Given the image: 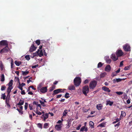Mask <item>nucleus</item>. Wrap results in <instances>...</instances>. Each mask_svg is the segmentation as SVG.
I'll list each match as a JSON object with an SVG mask.
<instances>
[{"label": "nucleus", "instance_id": "nucleus-41", "mask_svg": "<svg viewBox=\"0 0 132 132\" xmlns=\"http://www.w3.org/2000/svg\"><path fill=\"white\" fill-rule=\"evenodd\" d=\"M116 93L118 95H122L123 94V92H117Z\"/></svg>", "mask_w": 132, "mask_h": 132}, {"label": "nucleus", "instance_id": "nucleus-46", "mask_svg": "<svg viewBox=\"0 0 132 132\" xmlns=\"http://www.w3.org/2000/svg\"><path fill=\"white\" fill-rule=\"evenodd\" d=\"M123 79H121L120 78L116 79V80L117 82H118L121 81Z\"/></svg>", "mask_w": 132, "mask_h": 132}, {"label": "nucleus", "instance_id": "nucleus-20", "mask_svg": "<svg viewBox=\"0 0 132 132\" xmlns=\"http://www.w3.org/2000/svg\"><path fill=\"white\" fill-rule=\"evenodd\" d=\"M13 88V87H8L7 89V92L8 93V95H9L10 94V92L11 91V90Z\"/></svg>", "mask_w": 132, "mask_h": 132}, {"label": "nucleus", "instance_id": "nucleus-53", "mask_svg": "<svg viewBox=\"0 0 132 132\" xmlns=\"http://www.w3.org/2000/svg\"><path fill=\"white\" fill-rule=\"evenodd\" d=\"M81 126V125H79L76 128V129L77 130H79L80 129V128Z\"/></svg>", "mask_w": 132, "mask_h": 132}, {"label": "nucleus", "instance_id": "nucleus-26", "mask_svg": "<svg viewBox=\"0 0 132 132\" xmlns=\"http://www.w3.org/2000/svg\"><path fill=\"white\" fill-rule=\"evenodd\" d=\"M24 103V101L23 100H21L17 104V105H23Z\"/></svg>", "mask_w": 132, "mask_h": 132}, {"label": "nucleus", "instance_id": "nucleus-1", "mask_svg": "<svg viewBox=\"0 0 132 132\" xmlns=\"http://www.w3.org/2000/svg\"><path fill=\"white\" fill-rule=\"evenodd\" d=\"M74 82L76 86H78L81 82L80 78L79 77L76 78L74 80Z\"/></svg>", "mask_w": 132, "mask_h": 132}, {"label": "nucleus", "instance_id": "nucleus-43", "mask_svg": "<svg viewBox=\"0 0 132 132\" xmlns=\"http://www.w3.org/2000/svg\"><path fill=\"white\" fill-rule=\"evenodd\" d=\"M102 65L103 64H102V63L101 62H100L98 64L97 67L98 68L101 67Z\"/></svg>", "mask_w": 132, "mask_h": 132}, {"label": "nucleus", "instance_id": "nucleus-30", "mask_svg": "<svg viewBox=\"0 0 132 132\" xmlns=\"http://www.w3.org/2000/svg\"><path fill=\"white\" fill-rule=\"evenodd\" d=\"M49 124L48 123H45L44 124V128H47L49 127Z\"/></svg>", "mask_w": 132, "mask_h": 132}, {"label": "nucleus", "instance_id": "nucleus-2", "mask_svg": "<svg viewBox=\"0 0 132 132\" xmlns=\"http://www.w3.org/2000/svg\"><path fill=\"white\" fill-rule=\"evenodd\" d=\"M37 53L38 56L39 57H41L43 56L44 54L46 56V54L44 49H43V50H38L37 51Z\"/></svg>", "mask_w": 132, "mask_h": 132}, {"label": "nucleus", "instance_id": "nucleus-35", "mask_svg": "<svg viewBox=\"0 0 132 132\" xmlns=\"http://www.w3.org/2000/svg\"><path fill=\"white\" fill-rule=\"evenodd\" d=\"M105 123L104 122H103L100 124L98 126L102 127H105Z\"/></svg>", "mask_w": 132, "mask_h": 132}, {"label": "nucleus", "instance_id": "nucleus-54", "mask_svg": "<svg viewBox=\"0 0 132 132\" xmlns=\"http://www.w3.org/2000/svg\"><path fill=\"white\" fill-rule=\"evenodd\" d=\"M130 67H125L124 68V70H127L129 69Z\"/></svg>", "mask_w": 132, "mask_h": 132}, {"label": "nucleus", "instance_id": "nucleus-31", "mask_svg": "<svg viewBox=\"0 0 132 132\" xmlns=\"http://www.w3.org/2000/svg\"><path fill=\"white\" fill-rule=\"evenodd\" d=\"M126 114L125 112L123 111H121V114L120 117H125L126 116Z\"/></svg>", "mask_w": 132, "mask_h": 132}, {"label": "nucleus", "instance_id": "nucleus-24", "mask_svg": "<svg viewBox=\"0 0 132 132\" xmlns=\"http://www.w3.org/2000/svg\"><path fill=\"white\" fill-rule=\"evenodd\" d=\"M1 81H4L5 80V77L4 74H3L1 76Z\"/></svg>", "mask_w": 132, "mask_h": 132}, {"label": "nucleus", "instance_id": "nucleus-10", "mask_svg": "<svg viewBox=\"0 0 132 132\" xmlns=\"http://www.w3.org/2000/svg\"><path fill=\"white\" fill-rule=\"evenodd\" d=\"M118 57L117 56H116L114 54H112L111 56V57L113 61H115L118 59Z\"/></svg>", "mask_w": 132, "mask_h": 132}, {"label": "nucleus", "instance_id": "nucleus-44", "mask_svg": "<svg viewBox=\"0 0 132 132\" xmlns=\"http://www.w3.org/2000/svg\"><path fill=\"white\" fill-rule=\"evenodd\" d=\"M117 75L116 73L115 72H113L112 73L111 76L112 77H114L115 76H117Z\"/></svg>", "mask_w": 132, "mask_h": 132}, {"label": "nucleus", "instance_id": "nucleus-25", "mask_svg": "<svg viewBox=\"0 0 132 132\" xmlns=\"http://www.w3.org/2000/svg\"><path fill=\"white\" fill-rule=\"evenodd\" d=\"M13 80H11L9 83L8 84L9 87H13L12 86V85L13 84Z\"/></svg>", "mask_w": 132, "mask_h": 132}, {"label": "nucleus", "instance_id": "nucleus-22", "mask_svg": "<svg viewBox=\"0 0 132 132\" xmlns=\"http://www.w3.org/2000/svg\"><path fill=\"white\" fill-rule=\"evenodd\" d=\"M113 102H111L110 101H106V105H109L110 106H111L113 104Z\"/></svg>", "mask_w": 132, "mask_h": 132}, {"label": "nucleus", "instance_id": "nucleus-11", "mask_svg": "<svg viewBox=\"0 0 132 132\" xmlns=\"http://www.w3.org/2000/svg\"><path fill=\"white\" fill-rule=\"evenodd\" d=\"M0 44L2 45H5L7 46L8 44L7 42L5 40H2L0 42Z\"/></svg>", "mask_w": 132, "mask_h": 132}, {"label": "nucleus", "instance_id": "nucleus-5", "mask_svg": "<svg viewBox=\"0 0 132 132\" xmlns=\"http://www.w3.org/2000/svg\"><path fill=\"white\" fill-rule=\"evenodd\" d=\"M123 48L125 51H130V46L128 44H127L123 45Z\"/></svg>", "mask_w": 132, "mask_h": 132}, {"label": "nucleus", "instance_id": "nucleus-42", "mask_svg": "<svg viewBox=\"0 0 132 132\" xmlns=\"http://www.w3.org/2000/svg\"><path fill=\"white\" fill-rule=\"evenodd\" d=\"M6 88V87L5 86H2L1 87V90L2 91L4 90Z\"/></svg>", "mask_w": 132, "mask_h": 132}, {"label": "nucleus", "instance_id": "nucleus-50", "mask_svg": "<svg viewBox=\"0 0 132 132\" xmlns=\"http://www.w3.org/2000/svg\"><path fill=\"white\" fill-rule=\"evenodd\" d=\"M18 112H19L20 114H22L23 113V112L22 111V110H20L18 109H17Z\"/></svg>", "mask_w": 132, "mask_h": 132}, {"label": "nucleus", "instance_id": "nucleus-21", "mask_svg": "<svg viewBox=\"0 0 132 132\" xmlns=\"http://www.w3.org/2000/svg\"><path fill=\"white\" fill-rule=\"evenodd\" d=\"M68 113V111L67 110L65 109L64 110L63 113V116L62 117H64L66 116Z\"/></svg>", "mask_w": 132, "mask_h": 132}, {"label": "nucleus", "instance_id": "nucleus-12", "mask_svg": "<svg viewBox=\"0 0 132 132\" xmlns=\"http://www.w3.org/2000/svg\"><path fill=\"white\" fill-rule=\"evenodd\" d=\"M62 89H56L54 91L53 94H56L59 93L62 90ZM63 91L65 90V89H63Z\"/></svg>", "mask_w": 132, "mask_h": 132}, {"label": "nucleus", "instance_id": "nucleus-32", "mask_svg": "<svg viewBox=\"0 0 132 132\" xmlns=\"http://www.w3.org/2000/svg\"><path fill=\"white\" fill-rule=\"evenodd\" d=\"M15 63L17 66H19L21 64V62L17 61H16L15 62Z\"/></svg>", "mask_w": 132, "mask_h": 132}, {"label": "nucleus", "instance_id": "nucleus-63", "mask_svg": "<svg viewBox=\"0 0 132 132\" xmlns=\"http://www.w3.org/2000/svg\"><path fill=\"white\" fill-rule=\"evenodd\" d=\"M61 96H62L61 94L58 95L57 96L56 98H60V97H61Z\"/></svg>", "mask_w": 132, "mask_h": 132}, {"label": "nucleus", "instance_id": "nucleus-28", "mask_svg": "<svg viewBox=\"0 0 132 132\" xmlns=\"http://www.w3.org/2000/svg\"><path fill=\"white\" fill-rule=\"evenodd\" d=\"M106 73L105 72L101 73L100 75V77L102 78L105 77L106 75Z\"/></svg>", "mask_w": 132, "mask_h": 132}, {"label": "nucleus", "instance_id": "nucleus-56", "mask_svg": "<svg viewBox=\"0 0 132 132\" xmlns=\"http://www.w3.org/2000/svg\"><path fill=\"white\" fill-rule=\"evenodd\" d=\"M19 85L22 87L25 85V84L23 82H22L21 84L20 83H19Z\"/></svg>", "mask_w": 132, "mask_h": 132}, {"label": "nucleus", "instance_id": "nucleus-61", "mask_svg": "<svg viewBox=\"0 0 132 132\" xmlns=\"http://www.w3.org/2000/svg\"><path fill=\"white\" fill-rule=\"evenodd\" d=\"M120 69L119 68L118 69V70H117L115 72H116V73L117 74L118 73L120 72Z\"/></svg>", "mask_w": 132, "mask_h": 132}, {"label": "nucleus", "instance_id": "nucleus-9", "mask_svg": "<svg viewBox=\"0 0 132 132\" xmlns=\"http://www.w3.org/2000/svg\"><path fill=\"white\" fill-rule=\"evenodd\" d=\"M116 53L117 56L118 57L121 56L123 54L122 51L120 50L117 51Z\"/></svg>", "mask_w": 132, "mask_h": 132}, {"label": "nucleus", "instance_id": "nucleus-8", "mask_svg": "<svg viewBox=\"0 0 132 132\" xmlns=\"http://www.w3.org/2000/svg\"><path fill=\"white\" fill-rule=\"evenodd\" d=\"M47 87H42L40 89V92L43 93L47 92Z\"/></svg>", "mask_w": 132, "mask_h": 132}, {"label": "nucleus", "instance_id": "nucleus-14", "mask_svg": "<svg viewBox=\"0 0 132 132\" xmlns=\"http://www.w3.org/2000/svg\"><path fill=\"white\" fill-rule=\"evenodd\" d=\"M104 59L107 63H111V60L109 59V56H105V57Z\"/></svg>", "mask_w": 132, "mask_h": 132}, {"label": "nucleus", "instance_id": "nucleus-52", "mask_svg": "<svg viewBox=\"0 0 132 132\" xmlns=\"http://www.w3.org/2000/svg\"><path fill=\"white\" fill-rule=\"evenodd\" d=\"M38 64H37L36 65H33L32 66V68L33 69H34L36 68V67H38Z\"/></svg>", "mask_w": 132, "mask_h": 132}, {"label": "nucleus", "instance_id": "nucleus-48", "mask_svg": "<svg viewBox=\"0 0 132 132\" xmlns=\"http://www.w3.org/2000/svg\"><path fill=\"white\" fill-rule=\"evenodd\" d=\"M38 127L40 128H42V125L41 124L39 123L38 124Z\"/></svg>", "mask_w": 132, "mask_h": 132}, {"label": "nucleus", "instance_id": "nucleus-15", "mask_svg": "<svg viewBox=\"0 0 132 132\" xmlns=\"http://www.w3.org/2000/svg\"><path fill=\"white\" fill-rule=\"evenodd\" d=\"M33 104H35L37 106V110H38V108L39 107H40V109H39V110L41 111V106L40 104H38V102H36L35 101H34L33 102Z\"/></svg>", "mask_w": 132, "mask_h": 132}, {"label": "nucleus", "instance_id": "nucleus-38", "mask_svg": "<svg viewBox=\"0 0 132 132\" xmlns=\"http://www.w3.org/2000/svg\"><path fill=\"white\" fill-rule=\"evenodd\" d=\"M120 120V119L117 118L116 119V120L113 122V123L114 124L116 123L117 122L119 121Z\"/></svg>", "mask_w": 132, "mask_h": 132}, {"label": "nucleus", "instance_id": "nucleus-16", "mask_svg": "<svg viewBox=\"0 0 132 132\" xmlns=\"http://www.w3.org/2000/svg\"><path fill=\"white\" fill-rule=\"evenodd\" d=\"M102 89L104 91L108 92H110L111 91L108 88L105 86L102 87Z\"/></svg>", "mask_w": 132, "mask_h": 132}, {"label": "nucleus", "instance_id": "nucleus-23", "mask_svg": "<svg viewBox=\"0 0 132 132\" xmlns=\"http://www.w3.org/2000/svg\"><path fill=\"white\" fill-rule=\"evenodd\" d=\"M102 107V105L101 104H98L96 106L97 108L99 110L101 109Z\"/></svg>", "mask_w": 132, "mask_h": 132}, {"label": "nucleus", "instance_id": "nucleus-58", "mask_svg": "<svg viewBox=\"0 0 132 132\" xmlns=\"http://www.w3.org/2000/svg\"><path fill=\"white\" fill-rule=\"evenodd\" d=\"M21 94H22V95H24V94H25V93L24 91V90H21Z\"/></svg>", "mask_w": 132, "mask_h": 132}, {"label": "nucleus", "instance_id": "nucleus-39", "mask_svg": "<svg viewBox=\"0 0 132 132\" xmlns=\"http://www.w3.org/2000/svg\"><path fill=\"white\" fill-rule=\"evenodd\" d=\"M25 57L27 60L28 61L30 59L29 56V55H27L26 56H25Z\"/></svg>", "mask_w": 132, "mask_h": 132}, {"label": "nucleus", "instance_id": "nucleus-40", "mask_svg": "<svg viewBox=\"0 0 132 132\" xmlns=\"http://www.w3.org/2000/svg\"><path fill=\"white\" fill-rule=\"evenodd\" d=\"M69 97V94L68 93H66L65 95V97L66 98H68Z\"/></svg>", "mask_w": 132, "mask_h": 132}, {"label": "nucleus", "instance_id": "nucleus-59", "mask_svg": "<svg viewBox=\"0 0 132 132\" xmlns=\"http://www.w3.org/2000/svg\"><path fill=\"white\" fill-rule=\"evenodd\" d=\"M89 82V80H88L86 79L84 81V83L86 84Z\"/></svg>", "mask_w": 132, "mask_h": 132}, {"label": "nucleus", "instance_id": "nucleus-33", "mask_svg": "<svg viewBox=\"0 0 132 132\" xmlns=\"http://www.w3.org/2000/svg\"><path fill=\"white\" fill-rule=\"evenodd\" d=\"M94 123L92 121H90L89 122V126L92 128L94 127Z\"/></svg>", "mask_w": 132, "mask_h": 132}, {"label": "nucleus", "instance_id": "nucleus-37", "mask_svg": "<svg viewBox=\"0 0 132 132\" xmlns=\"http://www.w3.org/2000/svg\"><path fill=\"white\" fill-rule=\"evenodd\" d=\"M39 101L40 103L42 105L43 107H45V106L46 105H45L44 102L42 101L41 100H40Z\"/></svg>", "mask_w": 132, "mask_h": 132}, {"label": "nucleus", "instance_id": "nucleus-57", "mask_svg": "<svg viewBox=\"0 0 132 132\" xmlns=\"http://www.w3.org/2000/svg\"><path fill=\"white\" fill-rule=\"evenodd\" d=\"M123 61H122L120 62V67H121L122 66V65H123Z\"/></svg>", "mask_w": 132, "mask_h": 132}, {"label": "nucleus", "instance_id": "nucleus-13", "mask_svg": "<svg viewBox=\"0 0 132 132\" xmlns=\"http://www.w3.org/2000/svg\"><path fill=\"white\" fill-rule=\"evenodd\" d=\"M36 48V47H35L33 44H32L30 48L29 51L31 52H32L35 50Z\"/></svg>", "mask_w": 132, "mask_h": 132}, {"label": "nucleus", "instance_id": "nucleus-3", "mask_svg": "<svg viewBox=\"0 0 132 132\" xmlns=\"http://www.w3.org/2000/svg\"><path fill=\"white\" fill-rule=\"evenodd\" d=\"M89 88L88 86L84 87L82 89V92L85 95H87V94L89 92Z\"/></svg>", "mask_w": 132, "mask_h": 132}, {"label": "nucleus", "instance_id": "nucleus-55", "mask_svg": "<svg viewBox=\"0 0 132 132\" xmlns=\"http://www.w3.org/2000/svg\"><path fill=\"white\" fill-rule=\"evenodd\" d=\"M22 87L20 85H19L18 87V88L20 89L21 90H23V88H22Z\"/></svg>", "mask_w": 132, "mask_h": 132}, {"label": "nucleus", "instance_id": "nucleus-45", "mask_svg": "<svg viewBox=\"0 0 132 132\" xmlns=\"http://www.w3.org/2000/svg\"><path fill=\"white\" fill-rule=\"evenodd\" d=\"M36 113L39 115H41L42 114V113L38 111L37 110L36 111Z\"/></svg>", "mask_w": 132, "mask_h": 132}, {"label": "nucleus", "instance_id": "nucleus-34", "mask_svg": "<svg viewBox=\"0 0 132 132\" xmlns=\"http://www.w3.org/2000/svg\"><path fill=\"white\" fill-rule=\"evenodd\" d=\"M37 52L36 53H34L33 54L31 55V57L32 58H34V57L37 56Z\"/></svg>", "mask_w": 132, "mask_h": 132}, {"label": "nucleus", "instance_id": "nucleus-36", "mask_svg": "<svg viewBox=\"0 0 132 132\" xmlns=\"http://www.w3.org/2000/svg\"><path fill=\"white\" fill-rule=\"evenodd\" d=\"M1 96H1V98H3V99L4 100H5V99L6 96L5 95V93H4L3 94H2Z\"/></svg>", "mask_w": 132, "mask_h": 132}, {"label": "nucleus", "instance_id": "nucleus-27", "mask_svg": "<svg viewBox=\"0 0 132 132\" xmlns=\"http://www.w3.org/2000/svg\"><path fill=\"white\" fill-rule=\"evenodd\" d=\"M29 71H22V75L23 76H26L27 75V74H28L29 73Z\"/></svg>", "mask_w": 132, "mask_h": 132}, {"label": "nucleus", "instance_id": "nucleus-51", "mask_svg": "<svg viewBox=\"0 0 132 132\" xmlns=\"http://www.w3.org/2000/svg\"><path fill=\"white\" fill-rule=\"evenodd\" d=\"M85 128V126H84L82 127H81V128L80 129V131H84Z\"/></svg>", "mask_w": 132, "mask_h": 132}, {"label": "nucleus", "instance_id": "nucleus-19", "mask_svg": "<svg viewBox=\"0 0 132 132\" xmlns=\"http://www.w3.org/2000/svg\"><path fill=\"white\" fill-rule=\"evenodd\" d=\"M68 89L70 90H73L75 89V86L72 85H71L69 86L68 87Z\"/></svg>", "mask_w": 132, "mask_h": 132}, {"label": "nucleus", "instance_id": "nucleus-64", "mask_svg": "<svg viewBox=\"0 0 132 132\" xmlns=\"http://www.w3.org/2000/svg\"><path fill=\"white\" fill-rule=\"evenodd\" d=\"M127 104H129L130 103V100L129 99H128L127 101Z\"/></svg>", "mask_w": 132, "mask_h": 132}, {"label": "nucleus", "instance_id": "nucleus-4", "mask_svg": "<svg viewBox=\"0 0 132 132\" xmlns=\"http://www.w3.org/2000/svg\"><path fill=\"white\" fill-rule=\"evenodd\" d=\"M97 84V82L95 80H93L91 81L89 84V86L90 89L94 88Z\"/></svg>", "mask_w": 132, "mask_h": 132}, {"label": "nucleus", "instance_id": "nucleus-6", "mask_svg": "<svg viewBox=\"0 0 132 132\" xmlns=\"http://www.w3.org/2000/svg\"><path fill=\"white\" fill-rule=\"evenodd\" d=\"M9 50V49L7 46H6L5 47L1 50L0 51L1 53H5L7 52Z\"/></svg>", "mask_w": 132, "mask_h": 132}, {"label": "nucleus", "instance_id": "nucleus-18", "mask_svg": "<svg viewBox=\"0 0 132 132\" xmlns=\"http://www.w3.org/2000/svg\"><path fill=\"white\" fill-rule=\"evenodd\" d=\"M62 127L61 125H56L55 126V128L57 130H61Z\"/></svg>", "mask_w": 132, "mask_h": 132}, {"label": "nucleus", "instance_id": "nucleus-17", "mask_svg": "<svg viewBox=\"0 0 132 132\" xmlns=\"http://www.w3.org/2000/svg\"><path fill=\"white\" fill-rule=\"evenodd\" d=\"M111 69V67L110 65H107L105 68V71L107 72H109Z\"/></svg>", "mask_w": 132, "mask_h": 132}, {"label": "nucleus", "instance_id": "nucleus-29", "mask_svg": "<svg viewBox=\"0 0 132 132\" xmlns=\"http://www.w3.org/2000/svg\"><path fill=\"white\" fill-rule=\"evenodd\" d=\"M0 68L1 70H2L4 69V65L2 61H0Z\"/></svg>", "mask_w": 132, "mask_h": 132}, {"label": "nucleus", "instance_id": "nucleus-49", "mask_svg": "<svg viewBox=\"0 0 132 132\" xmlns=\"http://www.w3.org/2000/svg\"><path fill=\"white\" fill-rule=\"evenodd\" d=\"M28 106V104L27 103H25V105L24 106L25 109V110L27 109V107Z\"/></svg>", "mask_w": 132, "mask_h": 132}, {"label": "nucleus", "instance_id": "nucleus-47", "mask_svg": "<svg viewBox=\"0 0 132 132\" xmlns=\"http://www.w3.org/2000/svg\"><path fill=\"white\" fill-rule=\"evenodd\" d=\"M36 43L38 45H39L40 44V41L39 40H36Z\"/></svg>", "mask_w": 132, "mask_h": 132}, {"label": "nucleus", "instance_id": "nucleus-62", "mask_svg": "<svg viewBox=\"0 0 132 132\" xmlns=\"http://www.w3.org/2000/svg\"><path fill=\"white\" fill-rule=\"evenodd\" d=\"M29 109H30V110H32V105H31L30 104L29 105Z\"/></svg>", "mask_w": 132, "mask_h": 132}, {"label": "nucleus", "instance_id": "nucleus-60", "mask_svg": "<svg viewBox=\"0 0 132 132\" xmlns=\"http://www.w3.org/2000/svg\"><path fill=\"white\" fill-rule=\"evenodd\" d=\"M54 89V88L53 87H50V88L49 90L51 92Z\"/></svg>", "mask_w": 132, "mask_h": 132}, {"label": "nucleus", "instance_id": "nucleus-7", "mask_svg": "<svg viewBox=\"0 0 132 132\" xmlns=\"http://www.w3.org/2000/svg\"><path fill=\"white\" fill-rule=\"evenodd\" d=\"M48 114L47 113H46L45 114H43L41 117L43 119V120L45 121L48 118Z\"/></svg>", "mask_w": 132, "mask_h": 132}]
</instances>
